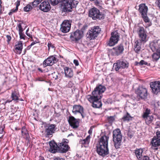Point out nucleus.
Here are the masks:
<instances>
[{
    "instance_id": "nucleus-1",
    "label": "nucleus",
    "mask_w": 160,
    "mask_h": 160,
    "mask_svg": "<svg viewBox=\"0 0 160 160\" xmlns=\"http://www.w3.org/2000/svg\"><path fill=\"white\" fill-rule=\"evenodd\" d=\"M106 90L105 87L101 85L97 86L92 92L91 95L86 96V98L92 103L93 107L99 108L102 106L100 99L102 96V93Z\"/></svg>"
},
{
    "instance_id": "nucleus-2",
    "label": "nucleus",
    "mask_w": 160,
    "mask_h": 160,
    "mask_svg": "<svg viewBox=\"0 0 160 160\" xmlns=\"http://www.w3.org/2000/svg\"><path fill=\"white\" fill-rule=\"evenodd\" d=\"M108 139L109 138L106 136H102L100 138L96 146V151L99 155L104 156L108 153Z\"/></svg>"
},
{
    "instance_id": "nucleus-3",
    "label": "nucleus",
    "mask_w": 160,
    "mask_h": 160,
    "mask_svg": "<svg viewBox=\"0 0 160 160\" xmlns=\"http://www.w3.org/2000/svg\"><path fill=\"white\" fill-rule=\"evenodd\" d=\"M112 136L115 148L117 149L119 148L121 145L122 138L120 130L119 129H117L114 130Z\"/></svg>"
},
{
    "instance_id": "nucleus-4",
    "label": "nucleus",
    "mask_w": 160,
    "mask_h": 160,
    "mask_svg": "<svg viewBox=\"0 0 160 160\" xmlns=\"http://www.w3.org/2000/svg\"><path fill=\"white\" fill-rule=\"evenodd\" d=\"M101 29L99 26H94L88 31L86 37L90 40L94 39L97 37Z\"/></svg>"
},
{
    "instance_id": "nucleus-5",
    "label": "nucleus",
    "mask_w": 160,
    "mask_h": 160,
    "mask_svg": "<svg viewBox=\"0 0 160 160\" xmlns=\"http://www.w3.org/2000/svg\"><path fill=\"white\" fill-rule=\"evenodd\" d=\"M89 16L93 20H100L104 18V14L100 12L99 10L95 8H92L90 10Z\"/></svg>"
},
{
    "instance_id": "nucleus-6",
    "label": "nucleus",
    "mask_w": 160,
    "mask_h": 160,
    "mask_svg": "<svg viewBox=\"0 0 160 160\" xmlns=\"http://www.w3.org/2000/svg\"><path fill=\"white\" fill-rule=\"evenodd\" d=\"M129 66V63L127 61L118 60L117 61V62L113 64V70H115L116 71H118L120 68H128Z\"/></svg>"
},
{
    "instance_id": "nucleus-7",
    "label": "nucleus",
    "mask_w": 160,
    "mask_h": 160,
    "mask_svg": "<svg viewBox=\"0 0 160 160\" xmlns=\"http://www.w3.org/2000/svg\"><path fill=\"white\" fill-rule=\"evenodd\" d=\"M137 32L139 37V39L144 43L148 40L147 32L143 27H140L138 29Z\"/></svg>"
},
{
    "instance_id": "nucleus-8",
    "label": "nucleus",
    "mask_w": 160,
    "mask_h": 160,
    "mask_svg": "<svg viewBox=\"0 0 160 160\" xmlns=\"http://www.w3.org/2000/svg\"><path fill=\"white\" fill-rule=\"evenodd\" d=\"M83 32L80 30H77L75 32H72L70 36L71 41L78 43L79 41L82 37Z\"/></svg>"
},
{
    "instance_id": "nucleus-9",
    "label": "nucleus",
    "mask_w": 160,
    "mask_h": 160,
    "mask_svg": "<svg viewBox=\"0 0 160 160\" xmlns=\"http://www.w3.org/2000/svg\"><path fill=\"white\" fill-rule=\"evenodd\" d=\"M68 141L67 139H63L58 144V148L61 153L66 152L69 148L68 144Z\"/></svg>"
},
{
    "instance_id": "nucleus-10",
    "label": "nucleus",
    "mask_w": 160,
    "mask_h": 160,
    "mask_svg": "<svg viewBox=\"0 0 160 160\" xmlns=\"http://www.w3.org/2000/svg\"><path fill=\"white\" fill-rule=\"evenodd\" d=\"M136 93L142 99H145L147 98L148 94L147 89L143 87H139L136 91Z\"/></svg>"
},
{
    "instance_id": "nucleus-11",
    "label": "nucleus",
    "mask_w": 160,
    "mask_h": 160,
    "mask_svg": "<svg viewBox=\"0 0 160 160\" xmlns=\"http://www.w3.org/2000/svg\"><path fill=\"white\" fill-rule=\"evenodd\" d=\"M58 61L56 55H52L49 57L43 62V65L44 67L47 66H52L56 63Z\"/></svg>"
},
{
    "instance_id": "nucleus-12",
    "label": "nucleus",
    "mask_w": 160,
    "mask_h": 160,
    "mask_svg": "<svg viewBox=\"0 0 160 160\" xmlns=\"http://www.w3.org/2000/svg\"><path fill=\"white\" fill-rule=\"evenodd\" d=\"M64 8L66 10V11L70 12L71 9L73 8L76 7L77 3L75 1L72 0H64Z\"/></svg>"
},
{
    "instance_id": "nucleus-13",
    "label": "nucleus",
    "mask_w": 160,
    "mask_h": 160,
    "mask_svg": "<svg viewBox=\"0 0 160 160\" xmlns=\"http://www.w3.org/2000/svg\"><path fill=\"white\" fill-rule=\"evenodd\" d=\"M124 50L122 44H120L111 49V53L112 55L114 56H118L122 54Z\"/></svg>"
},
{
    "instance_id": "nucleus-14",
    "label": "nucleus",
    "mask_w": 160,
    "mask_h": 160,
    "mask_svg": "<svg viewBox=\"0 0 160 160\" xmlns=\"http://www.w3.org/2000/svg\"><path fill=\"white\" fill-rule=\"evenodd\" d=\"M60 30L63 33L69 31L71 27V22L68 20H64L61 25Z\"/></svg>"
},
{
    "instance_id": "nucleus-15",
    "label": "nucleus",
    "mask_w": 160,
    "mask_h": 160,
    "mask_svg": "<svg viewBox=\"0 0 160 160\" xmlns=\"http://www.w3.org/2000/svg\"><path fill=\"white\" fill-rule=\"evenodd\" d=\"M150 87L152 92L156 94L160 92V82L159 81L151 82L150 83Z\"/></svg>"
},
{
    "instance_id": "nucleus-16",
    "label": "nucleus",
    "mask_w": 160,
    "mask_h": 160,
    "mask_svg": "<svg viewBox=\"0 0 160 160\" xmlns=\"http://www.w3.org/2000/svg\"><path fill=\"white\" fill-rule=\"evenodd\" d=\"M111 46H113L117 44L119 39V35L118 32L115 31L111 33Z\"/></svg>"
},
{
    "instance_id": "nucleus-17",
    "label": "nucleus",
    "mask_w": 160,
    "mask_h": 160,
    "mask_svg": "<svg viewBox=\"0 0 160 160\" xmlns=\"http://www.w3.org/2000/svg\"><path fill=\"white\" fill-rule=\"evenodd\" d=\"M74 114H76L78 113H80L83 118L84 117L85 115L83 114V108L80 105H75L73 106L72 111Z\"/></svg>"
},
{
    "instance_id": "nucleus-18",
    "label": "nucleus",
    "mask_w": 160,
    "mask_h": 160,
    "mask_svg": "<svg viewBox=\"0 0 160 160\" xmlns=\"http://www.w3.org/2000/svg\"><path fill=\"white\" fill-rule=\"evenodd\" d=\"M68 122L70 126L73 128H77L79 126V120L76 119L73 116H71L69 117Z\"/></svg>"
},
{
    "instance_id": "nucleus-19",
    "label": "nucleus",
    "mask_w": 160,
    "mask_h": 160,
    "mask_svg": "<svg viewBox=\"0 0 160 160\" xmlns=\"http://www.w3.org/2000/svg\"><path fill=\"white\" fill-rule=\"evenodd\" d=\"M51 8L50 5L48 2L45 1L42 2L39 6L40 9L44 12H48Z\"/></svg>"
},
{
    "instance_id": "nucleus-20",
    "label": "nucleus",
    "mask_w": 160,
    "mask_h": 160,
    "mask_svg": "<svg viewBox=\"0 0 160 160\" xmlns=\"http://www.w3.org/2000/svg\"><path fill=\"white\" fill-rule=\"evenodd\" d=\"M56 129V125L54 124H51L46 127L45 132L48 135H50L54 133Z\"/></svg>"
},
{
    "instance_id": "nucleus-21",
    "label": "nucleus",
    "mask_w": 160,
    "mask_h": 160,
    "mask_svg": "<svg viewBox=\"0 0 160 160\" xmlns=\"http://www.w3.org/2000/svg\"><path fill=\"white\" fill-rule=\"evenodd\" d=\"M23 43L21 41H19L16 42L14 46V51L17 54H20L23 48Z\"/></svg>"
},
{
    "instance_id": "nucleus-22",
    "label": "nucleus",
    "mask_w": 160,
    "mask_h": 160,
    "mask_svg": "<svg viewBox=\"0 0 160 160\" xmlns=\"http://www.w3.org/2000/svg\"><path fill=\"white\" fill-rule=\"evenodd\" d=\"M63 69L66 77L71 78L73 77V71L71 68L65 67H64Z\"/></svg>"
},
{
    "instance_id": "nucleus-23",
    "label": "nucleus",
    "mask_w": 160,
    "mask_h": 160,
    "mask_svg": "<svg viewBox=\"0 0 160 160\" xmlns=\"http://www.w3.org/2000/svg\"><path fill=\"white\" fill-rule=\"evenodd\" d=\"M138 11L141 14L142 16L144 15H146L148 10L147 6L144 3H142L139 5Z\"/></svg>"
},
{
    "instance_id": "nucleus-24",
    "label": "nucleus",
    "mask_w": 160,
    "mask_h": 160,
    "mask_svg": "<svg viewBox=\"0 0 160 160\" xmlns=\"http://www.w3.org/2000/svg\"><path fill=\"white\" fill-rule=\"evenodd\" d=\"M150 47L153 52L160 51L159 46L157 41H155L150 42Z\"/></svg>"
},
{
    "instance_id": "nucleus-25",
    "label": "nucleus",
    "mask_w": 160,
    "mask_h": 160,
    "mask_svg": "<svg viewBox=\"0 0 160 160\" xmlns=\"http://www.w3.org/2000/svg\"><path fill=\"white\" fill-rule=\"evenodd\" d=\"M49 144L50 146V151L53 153L56 152L58 148V144L53 141L49 142Z\"/></svg>"
},
{
    "instance_id": "nucleus-26",
    "label": "nucleus",
    "mask_w": 160,
    "mask_h": 160,
    "mask_svg": "<svg viewBox=\"0 0 160 160\" xmlns=\"http://www.w3.org/2000/svg\"><path fill=\"white\" fill-rule=\"evenodd\" d=\"M151 143L153 147H156L160 146V138L157 137H154L152 139Z\"/></svg>"
},
{
    "instance_id": "nucleus-27",
    "label": "nucleus",
    "mask_w": 160,
    "mask_h": 160,
    "mask_svg": "<svg viewBox=\"0 0 160 160\" xmlns=\"http://www.w3.org/2000/svg\"><path fill=\"white\" fill-rule=\"evenodd\" d=\"M90 136L88 135L87 137L85 139L83 140L81 139L79 141V142L82 144V146L83 145L84 147H87L90 142Z\"/></svg>"
},
{
    "instance_id": "nucleus-28",
    "label": "nucleus",
    "mask_w": 160,
    "mask_h": 160,
    "mask_svg": "<svg viewBox=\"0 0 160 160\" xmlns=\"http://www.w3.org/2000/svg\"><path fill=\"white\" fill-rule=\"evenodd\" d=\"M21 132L23 137L27 140L29 141V134L25 127H23L22 128Z\"/></svg>"
},
{
    "instance_id": "nucleus-29",
    "label": "nucleus",
    "mask_w": 160,
    "mask_h": 160,
    "mask_svg": "<svg viewBox=\"0 0 160 160\" xmlns=\"http://www.w3.org/2000/svg\"><path fill=\"white\" fill-rule=\"evenodd\" d=\"M143 152L142 149H137L135 151V153L138 159L142 160V153Z\"/></svg>"
},
{
    "instance_id": "nucleus-30",
    "label": "nucleus",
    "mask_w": 160,
    "mask_h": 160,
    "mask_svg": "<svg viewBox=\"0 0 160 160\" xmlns=\"http://www.w3.org/2000/svg\"><path fill=\"white\" fill-rule=\"evenodd\" d=\"M143 118L144 119L146 124L147 125L151 123L154 119L153 116L152 115L148 116L146 117H144Z\"/></svg>"
},
{
    "instance_id": "nucleus-31",
    "label": "nucleus",
    "mask_w": 160,
    "mask_h": 160,
    "mask_svg": "<svg viewBox=\"0 0 160 160\" xmlns=\"http://www.w3.org/2000/svg\"><path fill=\"white\" fill-rule=\"evenodd\" d=\"M154 52V53L152 55V58L153 59L157 61L160 58V51Z\"/></svg>"
},
{
    "instance_id": "nucleus-32",
    "label": "nucleus",
    "mask_w": 160,
    "mask_h": 160,
    "mask_svg": "<svg viewBox=\"0 0 160 160\" xmlns=\"http://www.w3.org/2000/svg\"><path fill=\"white\" fill-rule=\"evenodd\" d=\"M19 95L18 93L16 91L12 92V93L11 97L12 100L17 101L18 99Z\"/></svg>"
},
{
    "instance_id": "nucleus-33",
    "label": "nucleus",
    "mask_w": 160,
    "mask_h": 160,
    "mask_svg": "<svg viewBox=\"0 0 160 160\" xmlns=\"http://www.w3.org/2000/svg\"><path fill=\"white\" fill-rule=\"evenodd\" d=\"M151 113V110L148 108H146L143 112L142 115V118L146 117L147 116H149V114Z\"/></svg>"
},
{
    "instance_id": "nucleus-34",
    "label": "nucleus",
    "mask_w": 160,
    "mask_h": 160,
    "mask_svg": "<svg viewBox=\"0 0 160 160\" xmlns=\"http://www.w3.org/2000/svg\"><path fill=\"white\" fill-rule=\"evenodd\" d=\"M77 43V47L79 49L82 51H83L85 50L86 47L83 44L78 42Z\"/></svg>"
},
{
    "instance_id": "nucleus-35",
    "label": "nucleus",
    "mask_w": 160,
    "mask_h": 160,
    "mask_svg": "<svg viewBox=\"0 0 160 160\" xmlns=\"http://www.w3.org/2000/svg\"><path fill=\"white\" fill-rule=\"evenodd\" d=\"M59 74L57 72H54L50 74V77L52 79L56 80L58 78Z\"/></svg>"
},
{
    "instance_id": "nucleus-36",
    "label": "nucleus",
    "mask_w": 160,
    "mask_h": 160,
    "mask_svg": "<svg viewBox=\"0 0 160 160\" xmlns=\"http://www.w3.org/2000/svg\"><path fill=\"white\" fill-rule=\"evenodd\" d=\"M141 47L134 46V50L136 53H140L141 52Z\"/></svg>"
},
{
    "instance_id": "nucleus-37",
    "label": "nucleus",
    "mask_w": 160,
    "mask_h": 160,
    "mask_svg": "<svg viewBox=\"0 0 160 160\" xmlns=\"http://www.w3.org/2000/svg\"><path fill=\"white\" fill-rule=\"evenodd\" d=\"M32 8L31 5L30 4H28L24 7V10L25 12H28L30 10H31Z\"/></svg>"
},
{
    "instance_id": "nucleus-38",
    "label": "nucleus",
    "mask_w": 160,
    "mask_h": 160,
    "mask_svg": "<svg viewBox=\"0 0 160 160\" xmlns=\"http://www.w3.org/2000/svg\"><path fill=\"white\" fill-rule=\"evenodd\" d=\"M131 118L129 114L127 113V115L124 116L122 118V119L124 121H129Z\"/></svg>"
},
{
    "instance_id": "nucleus-39",
    "label": "nucleus",
    "mask_w": 160,
    "mask_h": 160,
    "mask_svg": "<svg viewBox=\"0 0 160 160\" xmlns=\"http://www.w3.org/2000/svg\"><path fill=\"white\" fill-rule=\"evenodd\" d=\"M42 0H35L32 2V5L33 7H36L38 5Z\"/></svg>"
},
{
    "instance_id": "nucleus-40",
    "label": "nucleus",
    "mask_w": 160,
    "mask_h": 160,
    "mask_svg": "<svg viewBox=\"0 0 160 160\" xmlns=\"http://www.w3.org/2000/svg\"><path fill=\"white\" fill-rule=\"evenodd\" d=\"M142 41L139 40H137L135 42L134 46L141 47Z\"/></svg>"
},
{
    "instance_id": "nucleus-41",
    "label": "nucleus",
    "mask_w": 160,
    "mask_h": 160,
    "mask_svg": "<svg viewBox=\"0 0 160 160\" xmlns=\"http://www.w3.org/2000/svg\"><path fill=\"white\" fill-rule=\"evenodd\" d=\"M19 34L20 36V39H23L24 40H25L27 38V37L23 33V32H19Z\"/></svg>"
},
{
    "instance_id": "nucleus-42",
    "label": "nucleus",
    "mask_w": 160,
    "mask_h": 160,
    "mask_svg": "<svg viewBox=\"0 0 160 160\" xmlns=\"http://www.w3.org/2000/svg\"><path fill=\"white\" fill-rule=\"evenodd\" d=\"M142 17L143 19V20L146 22H149V19L148 17L147 16V14L146 15H142Z\"/></svg>"
},
{
    "instance_id": "nucleus-43",
    "label": "nucleus",
    "mask_w": 160,
    "mask_h": 160,
    "mask_svg": "<svg viewBox=\"0 0 160 160\" xmlns=\"http://www.w3.org/2000/svg\"><path fill=\"white\" fill-rule=\"evenodd\" d=\"M18 29L19 32H23L24 29L22 28L21 23H19L18 24L17 29Z\"/></svg>"
},
{
    "instance_id": "nucleus-44",
    "label": "nucleus",
    "mask_w": 160,
    "mask_h": 160,
    "mask_svg": "<svg viewBox=\"0 0 160 160\" xmlns=\"http://www.w3.org/2000/svg\"><path fill=\"white\" fill-rule=\"evenodd\" d=\"M48 51L49 50L50 48H54L53 45L50 41H49L48 43Z\"/></svg>"
},
{
    "instance_id": "nucleus-45",
    "label": "nucleus",
    "mask_w": 160,
    "mask_h": 160,
    "mask_svg": "<svg viewBox=\"0 0 160 160\" xmlns=\"http://www.w3.org/2000/svg\"><path fill=\"white\" fill-rule=\"evenodd\" d=\"M20 0H18L15 3V4L16 6V9H18V7L20 5Z\"/></svg>"
},
{
    "instance_id": "nucleus-46",
    "label": "nucleus",
    "mask_w": 160,
    "mask_h": 160,
    "mask_svg": "<svg viewBox=\"0 0 160 160\" xmlns=\"http://www.w3.org/2000/svg\"><path fill=\"white\" fill-rule=\"evenodd\" d=\"M18 10V9H16V8L15 9L13 8L11 10V11L8 14L9 15H11L13 13L17 12Z\"/></svg>"
},
{
    "instance_id": "nucleus-47",
    "label": "nucleus",
    "mask_w": 160,
    "mask_h": 160,
    "mask_svg": "<svg viewBox=\"0 0 160 160\" xmlns=\"http://www.w3.org/2000/svg\"><path fill=\"white\" fill-rule=\"evenodd\" d=\"M148 63L143 60H141L139 62V65H147Z\"/></svg>"
},
{
    "instance_id": "nucleus-48",
    "label": "nucleus",
    "mask_w": 160,
    "mask_h": 160,
    "mask_svg": "<svg viewBox=\"0 0 160 160\" xmlns=\"http://www.w3.org/2000/svg\"><path fill=\"white\" fill-rule=\"evenodd\" d=\"M142 160H151L147 156H144L143 157H142Z\"/></svg>"
},
{
    "instance_id": "nucleus-49",
    "label": "nucleus",
    "mask_w": 160,
    "mask_h": 160,
    "mask_svg": "<svg viewBox=\"0 0 160 160\" xmlns=\"http://www.w3.org/2000/svg\"><path fill=\"white\" fill-rule=\"evenodd\" d=\"M72 82L71 81H69L68 82V83L67 85V87L68 88L72 87Z\"/></svg>"
},
{
    "instance_id": "nucleus-50",
    "label": "nucleus",
    "mask_w": 160,
    "mask_h": 160,
    "mask_svg": "<svg viewBox=\"0 0 160 160\" xmlns=\"http://www.w3.org/2000/svg\"><path fill=\"white\" fill-rule=\"evenodd\" d=\"M156 136H155L154 137H157L159 138H160V131H158L156 132Z\"/></svg>"
},
{
    "instance_id": "nucleus-51",
    "label": "nucleus",
    "mask_w": 160,
    "mask_h": 160,
    "mask_svg": "<svg viewBox=\"0 0 160 160\" xmlns=\"http://www.w3.org/2000/svg\"><path fill=\"white\" fill-rule=\"evenodd\" d=\"M73 62H74V63L76 66H78L79 65V63H78V61L77 60H74L73 61Z\"/></svg>"
},
{
    "instance_id": "nucleus-52",
    "label": "nucleus",
    "mask_w": 160,
    "mask_h": 160,
    "mask_svg": "<svg viewBox=\"0 0 160 160\" xmlns=\"http://www.w3.org/2000/svg\"><path fill=\"white\" fill-rule=\"evenodd\" d=\"M6 37H7V42H9L11 40V37L9 35H7Z\"/></svg>"
},
{
    "instance_id": "nucleus-53",
    "label": "nucleus",
    "mask_w": 160,
    "mask_h": 160,
    "mask_svg": "<svg viewBox=\"0 0 160 160\" xmlns=\"http://www.w3.org/2000/svg\"><path fill=\"white\" fill-rule=\"evenodd\" d=\"M53 160H64L63 159L61 158H60L59 157H55L54 158Z\"/></svg>"
},
{
    "instance_id": "nucleus-54",
    "label": "nucleus",
    "mask_w": 160,
    "mask_h": 160,
    "mask_svg": "<svg viewBox=\"0 0 160 160\" xmlns=\"http://www.w3.org/2000/svg\"><path fill=\"white\" fill-rule=\"evenodd\" d=\"M26 34L30 38L32 37V35H31L30 33H29L28 32H26Z\"/></svg>"
},
{
    "instance_id": "nucleus-55",
    "label": "nucleus",
    "mask_w": 160,
    "mask_h": 160,
    "mask_svg": "<svg viewBox=\"0 0 160 160\" xmlns=\"http://www.w3.org/2000/svg\"><path fill=\"white\" fill-rule=\"evenodd\" d=\"M115 119V116H113V117L111 116V122H113V121H114Z\"/></svg>"
},
{
    "instance_id": "nucleus-56",
    "label": "nucleus",
    "mask_w": 160,
    "mask_h": 160,
    "mask_svg": "<svg viewBox=\"0 0 160 160\" xmlns=\"http://www.w3.org/2000/svg\"><path fill=\"white\" fill-rule=\"evenodd\" d=\"M92 129L91 128L88 131V133L89 134H91L92 133Z\"/></svg>"
},
{
    "instance_id": "nucleus-57",
    "label": "nucleus",
    "mask_w": 160,
    "mask_h": 160,
    "mask_svg": "<svg viewBox=\"0 0 160 160\" xmlns=\"http://www.w3.org/2000/svg\"><path fill=\"white\" fill-rule=\"evenodd\" d=\"M3 129L2 128H1L0 129V134H3Z\"/></svg>"
},
{
    "instance_id": "nucleus-58",
    "label": "nucleus",
    "mask_w": 160,
    "mask_h": 160,
    "mask_svg": "<svg viewBox=\"0 0 160 160\" xmlns=\"http://www.w3.org/2000/svg\"><path fill=\"white\" fill-rule=\"evenodd\" d=\"M36 80L38 81H43V79L42 78H37Z\"/></svg>"
},
{
    "instance_id": "nucleus-59",
    "label": "nucleus",
    "mask_w": 160,
    "mask_h": 160,
    "mask_svg": "<svg viewBox=\"0 0 160 160\" xmlns=\"http://www.w3.org/2000/svg\"><path fill=\"white\" fill-rule=\"evenodd\" d=\"M32 46H31V45H30L28 46L25 49V50H28L29 49H30V48H31V47Z\"/></svg>"
},
{
    "instance_id": "nucleus-60",
    "label": "nucleus",
    "mask_w": 160,
    "mask_h": 160,
    "mask_svg": "<svg viewBox=\"0 0 160 160\" xmlns=\"http://www.w3.org/2000/svg\"><path fill=\"white\" fill-rule=\"evenodd\" d=\"M157 4L158 5V6L159 7V8L160 9V2L158 1L157 2Z\"/></svg>"
},
{
    "instance_id": "nucleus-61",
    "label": "nucleus",
    "mask_w": 160,
    "mask_h": 160,
    "mask_svg": "<svg viewBox=\"0 0 160 160\" xmlns=\"http://www.w3.org/2000/svg\"><path fill=\"white\" fill-rule=\"evenodd\" d=\"M11 101H11V100H7L6 101V102H5V104H6V103H8H8H9V102H11Z\"/></svg>"
},
{
    "instance_id": "nucleus-62",
    "label": "nucleus",
    "mask_w": 160,
    "mask_h": 160,
    "mask_svg": "<svg viewBox=\"0 0 160 160\" xmlns=\"http://www.w3.org/2000/svg\"><path fill=\"white\" fill-rule=\"evenodd\" d=\"M36 43L35 42H32L31 44H30L31 46H32L33 45H34Z\"/></svg>"
},
{
    "instance_id": "nucleus-63",
    "label": "nucleus",
    "mask_w": 160,
    "mask_h": 160,
    "mask_svg": "<svg viewBox=\"0 0 160 160\" xmlns=\"http://www.w3.org/2000/svg\"><path fill=\"white\" fill-rule=\"evenodd\" d=\"M95 4H96V5H98V4H99V2H98V1H96L95 2Z\"/></svg>"
},
{
    "instance_id": "nucleus-64",
    "label": "nucleus",
    "mask_w": 160,
    "mask_h": 160,
    "mask_svg": "<svg viewBox=\"0 0 160 160\" xmlns=\"http://www.w3.org/2000/svg\"><path fill=\"white\" fill-rule=\"evenodd\" d=\"M135 64L136 65H139V62H135Z\"/></svg>"
}]
</instances>
